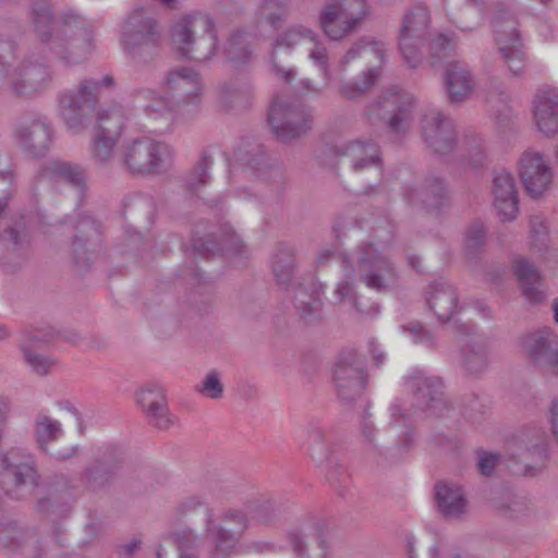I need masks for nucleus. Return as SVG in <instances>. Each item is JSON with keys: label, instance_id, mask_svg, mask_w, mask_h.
<instances>
[{"label": "nucleus", "instance_id": "obj_1", "mask_svg": "<svg viewBox=\"0 0 558 558\" xmlns=\"http://www.w3.org/2000/svg\"><path fill=\"white\" fill-rule=\"evenodd\" d=\"M300 48H305L308 51L310 59L329 80L328 49L317 33L302 25L288 28L272 43L270 62L274 73L286 82L294 78L295 72L291 68V60L293 52Z\"/></svg>", "mask_w": 558, "mask_h": 558}, {"label": "nucleus", "instance_id": "obj_2", "mask_svg": "<svg viewBox=\"0 0 558 558\" xmlns=\"http://www.w3.org/2000/svg\"><path fill=\"white\" fill-rule=\"evenodd\" d=\"M15 59V44L0 39V88L7 83L14 96L24 99L43 94L52 82L49 68L32 59H25L13 68Z\"/></svg>", "mask_w": 558, "mask_h": 558}, {"label": "nucleus", "instance_id": "obj_3", "mask_svg": "<svg viewBox=\"0 0 558 558\" xmlns=\"http://www.w3.org/2000/svg\"><path fill=\"white\" fill-rule=\"evenodd\" d=\"M117 83L111 74L100 78L85 77L74 88L58 94V111L68 129L80 133L89 123L90 116L96 111L104 89H113Z\"/></svg>", "mask_w": 558, "mask_h": 558}, {"label": "nucleus", "instance_id": "obj_4", "mask_svg": "<svg viewBox=\"0 0 558 558\" xmlns=\"http://www.w3.org/2000/svg\"><path fill=\"white\" fill-rule=\"evenodd\" d=\"M171 40L182 57L197 62L207 61L216 52L215 23L205 13L185 15L172 26Z\"/></svg>", "mask_w": 558, "mask_h": 558}, {"label": "nucleus", "instance_id": "obj_5", "mask_svg": "<svg viewBox=\"0 0 558 558\" xmlns=\"http://www.w3.org/2000/svg\"><path fill=\"white\" fill-rule=\"evenodd\" d=\"M372 12L369 0H324L317 23L329 40L343 41L363 27Z\"/></svg>", "mask_w": 558, "mask_h": 558}, {"label": "nucleus", "instance_id": "obj_6", "mask_svg": "<svg viewBox=\"0 0 558 558\" xmlns=\"http://www.w3.org/2000/svg\"><path fill=\"white\" fill-rule=\"evenodd\" d=\"M95 49L93 31L77 14L68 13L56 24V35L47 49L66 66L85 62Z\"/></svg>", "mask_w": 558, "mask_h": 558}, {"label": "nucleus", "instance_id": "obj_7", "mask_svg": "<svg viewBox=\"0 0 558 558\" xmlns=\"http://www.w3.org/2000/svg\"><path fill=\"white\" fill-rule=\"evenodd\" d=\"M174 150L166 142L140 136L121 147V166L131 174L158 175L167 172L173 161Z\"/></svg>", "mask_w": 558, "mask_h": 558}, {"label": "nucleus", "instance_id": "obj_8", "mask_svg": "<svg viewBox=\"0 0 558 558\" xmlns=\"http://www.w3.org/2000/svg\"><path fill=\"white\" fill-rule=\"evenodd\" d=\"M120 41L133 64L151 62L160 47V33L156 20L144 9L134 10L122 25Z\"/></svg>", "mask_w": 558, "mask_h": 558}, {"label": "nucleus", "instance_id": "obj_9", "mask_svg": "<svg viewBox=\"0 0 558 558\" xmlns=\"http://www.w3.org/2000/svg\"><path fill=\"white\" fill-rule=\"evenodd\" d=\"M357 272L360 281L379 293L389 291L398 280L392 260L380 253L372 242H361L345 256Z\"/></svg>", "mask_w": 558, "mask_h": 558}, {"label": "nucleus", "instance_id": "obj_10", "mask_svg": "<svg viewBox=\"0 0 558 558\" xmlns=\"http://www.w3.org/2000/svg\"><path fill=\"white\" fill-rule=\"evenodd\" d=\"M221 521L222 524H217L213 519V512L207 510L205 535L213 546L210 558H230L231 550L250 526L248 505L245 509L223 510Z\"/></svg>", "mask_w": 558, "mask_h": 558}, {"label": "nucleus", "instance_id": "obj_11", "mask_svg": "<svg viewBox=\"0 0 558 558\" xmlns=\"http://www.w3.org/2000/svg\"><path fill=\"white\" fill-rule=\"evenodd\" d=\"M432 31L430 11L424 3H416L405 12L399 34V49L410 68H416L422 62L423 49Z\"/></svg>", "mask_w": 558, "mask_h": 558}, {"label": "nucleus", "instance_id": "obj_12", "mask_svg": "<svg viewBox=\"0 0 558 558\" xmlns=\"http://www.w3.org/2000/svg\"><path fill=\"white\" fill-rule=\"evenodd\" d=\"M0 482L5 494L20 499L39 484L33 457L10 450L0 456Z\"/></svg>", "mask_w": 558, "mask_h": 558}, {"label": "nucleus", "instance_id": "obj_13", "mask_svg": "<svg viewBox=\"0 0 558 558\" xmlns=\"http://www.w3.org/2000/svg\"><path fill=\"white\" fill-rule=\"evenodd\" d=\"M495 40L504 65L513 77H521L526 69L527 59L518 32V22L510 13L493 16Z\"/></svg>", "mask_w": 558, "mask_h": 558}, {"label": "nucleus", "instance_id": "obj_14", "mask_svg": "<svg viewBox=\"0 0 558 558\" xmlns=\"http://www.w3.org/2000/svg\"><path fill=\"white\" fill-rule=\"evenodd\" d=\"M268 121L276 136L286 143L301 137L311 129L312 116L299 104L276 98L270 106Z\"/></svg>", "mask_w": 558, "mask_h": 558}, {"label": "nucleus", "instance_id": "obj_15", "mask_svg": "<svg viewBox=\"0 0 558 558\" xmlns=\"http://www.w3.org/2000/svg\"><path fill=\"white\" fill-rule=\"evenodd\" d=\"M123 124L124 116L118 107L96 111V123L90 147L92 158L95 162L106 165L113 158Z\"/></svg>", "mask_w": 558, "mask_h": 558}, {"label": "nucleus", "instance_id": "obj_16", "mask_svg": "<svg viewBox=\"0 0 558 558\" xmlns=\"http://www.w3.org/2000/svg\"><path fill=\"white\" fill-rule=\"evenodd\" d=\"M332 380L342 402L352 403L362 396L366 387V373L363 361L355 351L339 354L333 366Z\"/></svg>", "mask_w": 558, "mask_h": 558}, {"label": "nucleus", "instance_id": "obj_17", "mask_svg": "<svg viewBox=\"0 0 558 558\" xmlns=\"http://www.w3.org/2000/svg\"><path fill=\"white\" fill-rule=\"evenodd\" d=\"M337 162L354 174L367 171L376 173L377 180L381 175L383 160L379 146L373 141H350L336 147Z\"/></svg>", "mask_w": 558, "mask_h": 558}, {"label": "nucleus", "instance_id": "obj_18", "mask_svg": "<svg viewBox=\"0 0 558 558\" xmlns=\"http://www.w3.org/2000/svg\"><path fill=\"white\" fill-rule=\"evenodd\" d=\"M409 390L413 393L414 411L440 415L446 409L444 385L441 378L428 376L424 371L416 369L407 377Z\"/></svg>", "mask_w": 558, "mask_h": 558}, {"label": "nucleus", "instance_id": "obj_19", "mask_svg": "<svg viewBox=\"0 0 558 558\" xmlns=\"http://www.w3.org/2000/svg\"><path fill=\"white\" fill-rule=\"evenodd\" d=\"M518 170L523 187L532 198H539L549 191L554 172L541 153L525 150L519 159Z\"/></svg>", "mask_w": 558, "mask_h": 558}, {"label": "nucleus", "instance_id": "obj_20", "mask_svg": "<svg viewBox=\"0 0 558 558\" xmlns=\"http://www.w3.org/2000/svg\"><path fill=\"white\" fill-rule=\"evenodd\" d=\"M414 98L409 95L393 94L381 98L369 108V118L386 122L390 132H405L412 122Z\"/></svg>", "mask_w": 558, "mask_h": 558}, {"label": "nucleus", "instance_id": "obj_21", "mask_svg": "<svg viewBox=\"0 0 558 558\" xmlns=\"http://www.w3.org/2000/svg\"><path fill=\"white\" fill-rule=\"evenodd\" d=\"M422 137L434 154L447 155L457 146L453 122L438 110H429L423 116Z\"/></svg>", "mask_w": 558, "mask_h": 558}, {"label": "nucleus", "instance_id": "obj_22", "mask_svg": "<svg viewBox=\"0 0 558 558\" xmlns=\"http://www.w3.org/2000/svg\"><path fill=\"white\" fill-rule=\"evenodd\" d=\"M387 47L384 41L372 36H362L347 49L339 59L337 69L344 73L352 61H359L364 70H375L380 75V69L386 60Z\"/></svg>", "mask_w": 558, "mask_h": 558}, {"label": "nucleus", "instance_id": "obj_23", "mask_svg": "<svg viewBox=\"0 0 558 558\" xmlns=\"http://www.w3.org/2000/svg\"><path fill=\"white\" fill-rule=\"evenodd\" d=\"M521 349L536 365L555 371L558 367V337L548 327L534 330L521 339Z\"/></svg>", "mask_w": 558, "mask_h": 558}, {"label": "nucleus", "instance_id": "obj_24", "mask_svg": "<svg viewBox=\"0 0 558 558\" xmlns=\"http://www.w3.org/2000/svg\"><path fill=\"white\" fill-rule=\"evenodd\" d=\"M14 138L24 151L40 157L49 148L51 128L39 117H23L15 124Z\"/></svg>", "mask_w": 558, "mask_h": 558}, {"label": "nucleus", "instance_id": "obj_25", "mask_svg": "<svg viewBox=\"0 0 558 558\" xmlns=\"http://www.w3.org/2000/svg\"><path fill=\"white\" fill-rule=\"evenodd\" d=\"M135 399L151 426L167 430L174 425L175 417L169 412L167 398L161 387L145 386L136 392Z\"/></svg>", "mask_w": 558, "mask_h": 558}, {"label": "nucleus", "instance_id": "obj_26", "mask_svg": "<svg viewBox=\"0 0 558 558\" xmlns=\"http://www.w3.org/2000/svg\"><path fill=\"white\" fill-rule=\"evenodd\" d=\"M444 89L450 104L469 100L476 89V77L470 66L461 61H451L442 73Z\"/></svg>", "mask_w": 558, "mask_h": 558}, {"label": "nucleus", "instance_id": "obj_27", "mask_svg": "<svg viewBox=\"0 0 558 558\" xmlns=\"http://www.w3.org/2000/svg\"><path fill=\"white\" fill-rule=\"evenodd\" d=\"M163 87L178 104L196 105L203 93L199 74L189 68H175L167 72Z\"/></svg>", "mask_w": 558, "mask_h": 558}, {"label": "nucleus", "instance_id": "obj_28", "mask_svg": "<svg viewBox=\"0 0 558 558\" xmlns=\"http://www.w3.org/2000/svg\"><path fill=\"white\" fill-rule=\"evenodd\" d=\"M404 197L413 206L438 211L449 204V190L442 178L428 175L420 185L408 189Z\"/></svg>", "mask_w": 558, "mask_h": 558}, {"label": "nucleus", "instance_id": "obj_29", "mask_svg": "<svg viewBox=\"0 0 558 558\" xmlns=\"http://www.w3.org/2000/svg\"><path fill=\"white\" fill-rule=\"evenodd\" d=\"M450 20L462 31H473L490 14L492 0H444Z\"/></svg>", "mask_w": 558, "mask_h": 558}, {"label": "nucleus", "instance_id": "obj_30", "mask_svg": "<svg viewBox=\"0 0 558 558\" xmlns=\"http://www.w3.org/2000/svg\"><path fill=\"white\" fill-rule=\"evenodd\" d=\"M493 206L502 221H512L519 213V195L512 173L501 170L493 182Z\"/></svg>", "mask_w": 558, "mask_h": 558}, {"label": "nucleus", "instance_id": "obj_31", "mask_svg": "<svg viewBox=\"0 0 558 558\" xmlns=\"http://www.w3.org/2000/svg\"><path fill=\"white\" fill-rule=\"evenodd\" d=\"M342 277L337 282L333 296L338 302L350 303L363 317H374L379 313V305L376 303L365 304L356 292V271L350 260L343 256L341 260Z\"/></svg>", "mask_w": 558, "mask_h": 558}, {"label": "nucleus", "instance_id": "obj_32", "mask_svg": "<svg viewBox=\"0 0 558 558\" xmlns=\"http://www.w3.org/2000/svg\"><path fill=\"white\" fill-rule=\"evenodd\" d=\"M63 429L61 423L47 415H38L35 422V437L38 447L57 460H66L76 452V447L59 449L54 442L61 439Z\"/></svg>", "mask_w": 558, "mask_h": 558}, {"label": "nucleus", "instance_id": "obj_33", "mask_svg": "<svg viewBox=\"0 0 558 558\" xmlns=\"http://www.w3.org/2000/svg\"><path fill=\"white\" fill-rule=\"evenodd\" d=\"M121 456L114 450L99 452L97 458L85 469L84 481L86 486L96 490L111 484L118 475Z\"/></svg>", "mask_w": 558, "mask_h": 558}, {"label": "nucleus", "instance_id": "obj_34", "mask_svg": "<svg viewBox=\"0 0 558 558\" xmlns=\"http://www.w3.org/2000/svg\"><path fill=\"white\" fill-rule=\"evenodd\" d=\"M533 116L537 129L546 136L558 133V93L542 90L535 95Z\"/></svg>", "mask_w": 558, "mask_h": 558}, {"label": "nucleus", "instance_id": "obj_35", "mask_svg": "<svg viewBox=\"0 0 558 558\" xmlns=\"http://www.w3.org/2000/svg\"><path fill=\"white\" fill-rule=\"evenodd\" d=\"M77 234L72 242V254L76 266L81 269L87 268L95 259L96 252L87 247V243L99 239V229L95 220L83 217L76 226Z\"/></svg>", "mask_w": 558, "mask_h": 558}, {"label": "nucleus", "instance_id": "obj_36", "mask_svg": "<svg viewBox=\"0 0 558 558\" xmlns=\"http://www.w3.org/2000/svg\"><path fill=\"white\" fill-rule=\"evenodd\" d=\"M426 293L427 304L440 322L449 320L459 308L457 290L448 282H435Z\"/></svg>", "mask_w": 558, "mask_h": 558}, {"label": "nucleus", "instance_id": "obj_37", "mask_svg": "<svg viewBox=\"0 0 558 558\" xmlns=\"http://www.w3.org/2000/svg\"><path fill=\"white\" fill-rule=\"evenodd\" d=\"M513 272L520 283L524 296L533 304L544 301L545 294L541 289L542 275L526 258L513 260Z\"/></svg>", "mask_w": 558, "mask_h": 558}, {"label": "nucleus", "instance_id": "obj_38", "mask_svg": "<svg viewBox=\"0 0 558 558\" xmlns=\"http://www.w3.org/2000/svg\"><path fill=\"white\" fill-rule=\"evenodd\" d=\"M435 500L438 511L447 519H459L466 512L468 501L459 486L438 483Z\"/></svg>", "mask_w": 558, "mask_h": 558}, {"label": "nucleus", "instance_id": "obj_39", "mask_svg": "<svg viewBox=\"0 0 558 558\" xmlns=\"http://www.w3.org/2000/svg\"><path fill=\"white\" fill-rule=\"evenodd\" d=\"M69 12H66L68 14ZM65 15L63 13L59 17H53L51 14L50 4L46 1L35 2L32 7L31 20L33 23L34 32L38 40L45 46L47 50L50 43L56 35V24L59 23Z\"/></svg>", "mask_w": 558, "mask_h": 558}, {"label": "nucleus", "instance_id": "obj_40", "mask_svg": "<svg viewBox=\"0 0 558 558\" xmlns=\"http://www.w3.org/2000/svg\"><path fill=\"white\" fill-rule=\"evenodd\" d=\"M307 434V451L311 458L319 465L327 470V478L330 482L336 481V475L332 469L337 463L330 458L329 446L326 440L325 430L317 425H310L306 430Z\"/></svg>", "mask_w": 558, "mask_h": 558}, {"label": "nucleus", "instance_id": "obj_41", "mask_svg": "<svg viewBox=\"0 0 558 558\" xmlns=\"http://www.w3.org/2000/svg\"><path fill=\"white\" fill-rule=\"evenodd\" d=\"M251 97L250 86L240 82L223 83L216 92V101L222 111L244 109L250 105Z\"/></svg>", "mask_w": 558, "mask_h": 558}, {"label": "nucleus", "instance_id": "obj_42", "mask_svg": "<svg viewBox=\"0 0 558 558\" xmlns=\"http://www.w3.org/2000/svg\"><path fill=\"white\" fill-rule=\"evenodd\" d=\"M195 250L199 253L221 252L226 255H242L245 252V245L242 239L235 233L231 227H225L219 239V244H216L213 239L198 240L195 242Z\"/></svg>", "mask_w": 558, "mask_h": 558}, {"label": "nucleus", "instance_id": "obj_43", "mask_svg": "<svg viewBox=\"0 0 558 558\" xmlns=\"http://www.w3.org/2000/svg\"><path fill=\"white\" fill-rule=\"evenodd\" d=\"M34 542V533L17 521H8L0 526V543L8 553L25 550Z\"/></svg>", "mask_w": 558, "mask_h": 558}, {"label": "nucleus", "instance_id": "obj_44", "mask_svg": "<svg viewBox=\"0 0 558 558\" xmlns=\"http://www.w3.org/2000/svg\"><path fill=\"white\" fill-rule=\"evenodd\" d=\"M271 269L277 282L287 289L295 274V250L292 245L280 243L277 246L272 256Z\"/></svg>", "mask_w": 558, "mask_h": 558}, {"label": "nucleus", "instance_id": "obj_45", "mask_svg": "<svg viewBox=\"0 0 558 558\" xmlns=\"http://www.w3.org/2000/svg\"><path fill=\"white\" fill-rule=\"evenodd\" d=\"M289 541L300 558H328V546L320 534H303L299 531L289 533Z\"/></svg>", "mask_w": 558, "mask_h": 558}, {"label": "nucleus", "instance_id": "obj_46", "mask_svg": "<svg viewBox=\"0 0 558 558\" xmlns=\"http://www.w3.org/2000/svg\"><path fill=\"white\" fill-rule=\"evenodd\" d=\"M489 362L487 343L481 339H473L462 349V364L471 375L483 373Z\"/></svg>", "mask_w": 558, "mask_h": 558}, {"label": "nucleus", "instance_id": "obj_47", "mask_svg": "<svg viewBox=\"0 0 558 558\" xmlns=\"http://www.w3.org/2000/svg\"><path fill=\"white\" fill-rule=\"evenodd\" d=\"M378 77L375 70H363L353 80H341L338 93L348 100L361 98L374 87Z\"/></svg>", "mask_w": 558, "mask_h": 558}, {"label": "nucleus", "instance_id": "obj_48", "mask_svg": "<svg viewBox=\"0 0 558 558\" xmlns=\"http://www.w3.org/2000/svg\"><path fill=\"white\" fill-rule=\"evenodd\" d=\"M46 172L56 181H62L75 187L81 195L85 186V171L78 166L63 161H52L46 168Z\"/></svg>", "mask_w": 558, "mask_h": 558}, {"label": "nucleus", "instance_id": "obj_49", "mask_svg": "<svg viewBox=\"0 0 558 558\" xmlns=\"http://www.w3.org/2000/svg\"><path fill=\"white\" fill-rule=\"evenodd\" d=\"M225 52L229 62L234 65L247 62L252 56L250 41L244 33H232L225 46Z\"/></svg>", "mask_w": 558, "mask_h": 558}, {"label": "nucleus", "instance_id": "obj_50", "mask_svg": "<svg viewBox=\"0 0 558 558\" xmlns=\"http://www.w3.org/2000/svg\"><path fill=\"white\" fill-rule=\"evenodd\" d=\"M251 521L260 525H271L280 518L278 506L270 500L248 505Z\"/></svg>", "mask_w": 558, "mask_h": 558}, {"label": "nucleus", "instance_id": "obj_51", "mask_svg": "<svg viewBox=\"0 0 558 558\" xmlns=\"http://www.w3.org/2000/svg\"><path fill=\"white\" fill-rule=\"evenodd\" d=\"M137 97L146 100L143 109L155 118L161 117L167 120L171 118V108L166 98L157 96L156 92L143 89L137 92Z\"/></svg>", "mask_w": 558, "mask_h": 558}, {"label": "nucleus", "instance_id": "obj_52", "mask_svg": "<svg viewBox=\"0 0 558 558\" xmlns=\"http://www.w3.org/2000/svg\"><path fill=\"white\" fill-rule=\"evenodd\" d=\"M289 0H262L258 14L272 26L279 24L287 15Z\"/></svg>", "mask_w": 558, "mask_h": 558}, {"label": "nucleus", "instance_id": "obj_53", "mask_svg": "<svg viewBox=\"0 0 558 558\" xmlns=\"http://www.w3.org/2000/svg\"><path fill=\"white\" fill-rule=\"evenodd\" d=\"M295 307L303 317L318 312L323 305L318 292L308 293L305 288L299 287L294 296Z\"/></svg>", "mask_w": 558, "mask_h": 558}, {"label": "nucleus", "instance_id": "obj_54", "mask_svg": "<svg viewBox=\"0 0 558 558\" xmlns=\"http://www.w3.org/2000/svg\"><path fill=\"white\" fill-rule=\"evenodd\" d=\"M23 355L31 369L39 376L49 374L57 364L56 360L31 350L28 345L24 347Z\"/></svg>", "mask_w": 558, "mask_h": 558}, {"label": "nucleus", "instance_id": "obj_55", "mask_svg": "<svg viewBox=\"0 0 558 558\" xmlns=\"http://www.w3.org/2000/svg\"><path fill=\"white\" fill-rule=\"evenodd\" d=\"M173 541L179 550V558H198V536L192 530L174 533Z\"/></svg>", "mask_w": 558, "mask_h": 558}, {"label": "nucleus", "instance_id": "obj_56", "mask_svg": "<svg viewBox=\"0 0 558 558\" xmlns=\"http://www.w3.org/2000/svg\"><path fill=\"white\" fill-rule=\"evenodd\" d=\"M390 416L393 420V422L391 423V428H390L391 434L393 436L395 435L402 436V439L397 444V446L401 450H404V451L409 450L413 444V439H412L411 433L409 430V427L405 424L397 426L401 421L404 420V414L401 411L400 405L395 404L391 407Z\"/></svg>", "mask_w": 558, "mask_h": 558}, {"label": "nucleus", "instance_id": "obj_57", "mask_svg": "<svg viewBox=\"0 0 558 558\" xmlns=\"http://www.w3.org/2000/svg\"><path fill=\"white\" fill-rule=\"evenodd\" d=\"M196 391L207 398L218 400L222 398L223 385L220 375L216 371L206 374L201 385L196 386Z\"/></svg>", "mask_w": 558, "mask_h": 558}, {"label": "nucleus", "instance_id": "obj_58", "mask_svg": "<svg viewBox=\"0 0 558 558\" xmlns=\"http://www.w3.org/2000/svg\"><path fill=\"white\" fill-rule=\"evenodd\" d=\"M424 48H427L434 57L442 58L453 51L456 45L450 37L432 31Z\"/></svg>", "mask_w": 558, "mask_h": 558}, {"label": "nucleus", "instance_id": "obj_59", "mask_svg": "<svg viewBox=\"0 0 558 558\" xmlns=\"http://www.w3.org/2000/svg\"><path fill=\"white\" fill-rule=\"evenodd\" d=\"M211 159L209 156L204 155L199 162L195 166L187 179V187L196 192L202 185L206 184L209 175L208 169L211 166Z\"/></svg>", "mask_w": 558, "mask_h": 558}, {"label": "nucleus", "instance_id": "obj_60", "mask_svg": "<svg viewBox=\"0 0 558 558\" xmlns=\"http://www.w3.org/2000/svg\"><path fill=\"white\" fill-rule=\"evenodd\" d=\"M530 239L539 252H547V227L541 216H533L530 220Z\"/></svg>", "mask_w": 558, "mask_h": 558}, {"label": "nucleus", "instance_id": "obj_61", "mask_svg": "<svg viewBox=\"0 0 558 558\" xmlns=\"http://www.w3.org/2000/svg\"><path fill=\"white\" fill-rule=\"evenodd\" d=\"M485 242V228L482 222L472 223L466 230L465 234V248L469 252H474L482 247Z\"/></svg>", "mask_w": 558, "mask_h": 558}, {"label": "nucleus", "instance_id": "obj_62", "mask_svg": "<svg viewBox=\"0 0 558 558\" xmlns=\"http://www.w3.org/2000/svg\"><path fill=\"white\" fill-rule=\"evenodd\" d=\"M52 340V333L41 335L39 331L26 332L21 341V349L24 352V347L28 345L31 350L38 351L49 345Z\"/></svg>", "mask_w": 558, "mask_h": 558}, {"label": "nucleus", "instance_id": "obj_63", "mask_svg": "<svg viewBox=\"0 0 558 558\" xmlns=\"http://www.w3.org/2000/svg\"><path fill=\"white\" fill-rule=\"evenodd\" d=\"M375 429V423L372 420V414L366 413L362 423V434L369 445L376 448L380 453H384V450L387 448V446L381 438L376 441L375 437L373 436V430Z\"/></svg>", "mask_w": 558, "mask_h": 558}, {"label": "nucleus", "instance_id": "obj_64", "mask_svg": "<svg viewBox=\"0 0 558 558\" xmlns=\"http://www.w3.org/2000/svg\"><path fill=\"white\" fill-rule=\"evenodd\" d=\"M402 328L412 335L415 342L426 343L428 347L434 345V338L432 333L426 330L420 323H411L407 326H402Z\"/></svg>", "mask_w": 558, "mask_h": 558}]
</instances>
